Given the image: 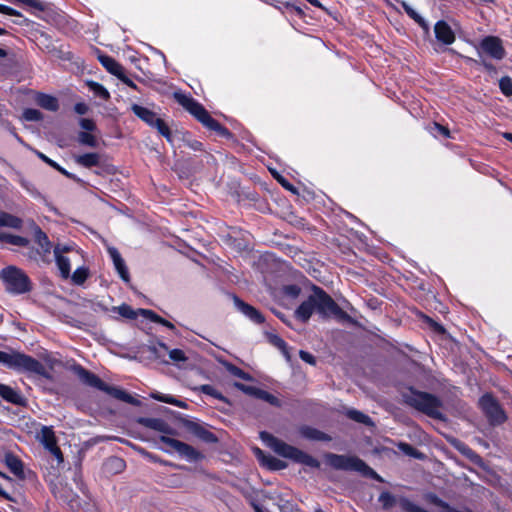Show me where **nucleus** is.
I'll return each mask as SVG.
<instances>
[{"mask_svg": "<svg viewBox=\"0 0 512 512\" xmlns=\"http://www.w3.org/2000/svg\"><path fill=\"white\" fill-rule=\"evenodd\" d=\"M314 312L318 313L323 318L333 316L343 321L351 319L349 314L344 311L324 289L316 285L312 287V294L295 310V317L302 323H306Z\"/></svg>", "mask_w": 512, "mask_h": 512, "instance_id": "1", "label": "nucleus"}, {"mask_svg": "<svg viewBox=\"0 0 512 512\" xmlns=\"http://www.w3.org/2000/svg\"><path fill=\"white\" fill-rule=\"evenodd\" d=\"M0 364L7 369L20 374H26L28 377H37L36 385L43 386L42 380L54 381L53 375L38 359L20 351L12 350L5 352L0 350Z\"/></svg>", "mask_w": 512, "mask_h": 512, "instance_id": "2", "label": "nucleus"}, {"mask_svg": "<svg viewBox=\"0 0 512 512\" xmlns=\"http://www.w3.org/2000/svg\"><path fill=\"white\" fill-rule=\"evenodd\" d=\"M174 98L186 111H188L206 129L214 131L218 136L225 139H232L233 133L216 119H214L206 108L192 96L181 92H175Z\"/></svg>", "mask_w": 512, "mask_h": 512, "instance_id": "3", "label": "nucleus"}, {"mask_svg": "<svg viewBox=\"0 0 512 512\" xmlns=\"http://www.w3.org/2000/svg\"><path fill=\"white\" fill-rule=\"evenodd\" d=\"M71 369L84 385L98 389L109 396L130 405L136 407L142 405V402L139 399L129 394L126 390L107 384L98 375L86 369L81 364H74Z\"/></svg>", "mask_w": 512, "mask_h": 512, "instance_id": "4", "label": "nucleus"}, {"mask_svg": "<svg viewBox=\"0 0 512 512\" xmlns=\"http://www.w3.org/2000/svg\"><path fill=\"white\" fill-rule=\"evenodd\" d=\"M403 399L405 404L428 417L440 421L445 420V415L441 412L443 403L438 396L409 386L407 392L403 394Z\"/></svg>", "mask_w": 512, "mask_h": 512, "instance_id": "5", "label": "nucleus"}, {"mask_svg": "<svg viewBox=\"0 0 512 512\" xmlns=\"http://www.w3.org/2000/svg\"><path fill=\"white\" fill-rule=\"evenodd\" d=\"M260 438L279 456L311 468H320V462L315 457L295 446L287 444L269 432L262 431L260 433Z\"/></svg>", "mask_w": 512, "mask_h": 512, "instance_id": "6", "label": "nucleus"}, {"mask_svg": "<svg viewBox=\"0 0 512 512\" xmlns=\"http://www.w3.org/2000/svg\"><path fill=\"white\" fill-rule=\"evenodd\" d=\"M325 458L327 464L335 470L354 471L367 478L381 479L377 472L358 456L327 453Z\"/></svg>", "mask_w": 512, "mask_h": 512, "instance_id": "7", "label": "nucleus"}, {"mask_svg": "<svg viewBox=\"0 0 512 512\" xmlns=\"http://www.w3.org/2000/svg\"><path fill=\"white\" fill-rule=\"evenodd\" d=\"M1 276L6 290L11 294L29 293L33 288L28 275L22 269L15 266H8L2 269Z\"/></svg>", "mask_w": 512, "mask_h": 512, "instance_id": "8", "label": "nucleus"}, {"mask_svg": "<svg viewBox=\"0 0 512 512\" xmlns=\"http://www.w3.org/2000/svg\"><path fill=\"white\" fill-rule=\"evenodd\" d=\"M478 406L490 426L503 425L508 416L498 399L490 392L484 393L478 400Z\"/></svg>", "mask_w": 512, "mask_h": 512, "instance_id": "9", "label": "nucleus"}, {"mask_svg": "<svg viewBox=\"0 0 512 512\" xmlns=\"http://www.w3.org/2000/svg\"><path fill=\"white\" fill-rule=\"evenodd\" d=\"M132 112L148 126L155 128L157 132L163 136L169 143L173 142V134L169 125L157 114L144 106L133 104Z\"/></svg>", "mask_w": 512, "mask_h": 512, "instance_id": "10", "label": "nucleus"}, {"mask_svg": "<svg viewBox=\"0 0 512 512\" xmlns=\"http://www.w3.org/2000/svg\"><path fill=\"white\" fill-rule=\"evenodd\" d=\"M160 441L174 449L182 458L188 461L197 462L204 458V455L200 451L178 439L161 436Z\"/></svg>", "mask_w": 512, "mask_h": 512, "instance_id": "11", "label": "nucleus"}, {"mask_svg": "<svg viewBox=\"0 0 512 512\" xmlns=\"http://www.w3.org/2000/svg\"><path fill=\"white\" fill-rule=\"evenodd\" d=\"M235 387L250 396H253L257 399H260V400H263V401L269 403L270 405H272L274 407H281L282 403H281L280 399L264 389H261L256 386L245 385V384H242L239 382L235 383Z\"/></svg>", "mask_w": 512, "mask_h": 512, "instance_id": "12", "label": "nucleus"}, {"mask_svg": "<svg viewBox=\"0 0 512 512\" xmlns=\"http://www.w3.org/2000/svg\"><path fill=\"white\" fill-rule=\"evenodd\" d=\"M481 49L492 58L501 60L505 56V49L501 40L495 36H487L481 41Z\"/></svg>", "mask_w": 512, "mask_h": 512, "instance_id": "13", "label": "nucleus"}, {"mask_svg": "<svg viewBox=\"0 0 512 512\" xmlns=\"http://www.w3.org/2000/svg\"><path fill=\"white\" fill-rule=\"evenodd\" d=\"M434 34L437 41L446 46L453 44L456 40L455 32L445 20L435 23Z\"/></svg>", "mask_w": 512, "mask_h": 512, "instance_id": "14", "label": "nucleus"}, {"mask_svg": "<svg viewBox=\"0 0 512 512\" xmlns=\"http://www.w3.org/2000/svg\"><path fill=\"white\" fill-rule=\"evenodd\" d=\"M183 424L189 432L200 438L202 441L211 444L218 442L217 436L201 424L191 420H185Z\"/></svg>", "mask_w": 512, "mask_h": 512, "instance_id": "15", "label": "nucleus"}, {"mask_svg": "<svg viewBox=\"0 0 512 512\" xmlns=\"http://www.w3.org/2000/svg\"><path fill=\"white\" fill-rule=\"evenodd\" d=\"M233 299L237 309L246 317H248L252 322L256 324H263L265 322L264 315L254 306L244 302L236 295H234Z\"/></svg>", "mask_w": 512, "mask_h": 512, "instance_id": "16", "label": "nucleus"}, {"mask_svg": "<svg viewBox=\"0 0 512 512\" xmlns=\"http://www.w3.org/2000/svg\"><path fill=\"white\" fill-rule=\"evenodd\" d=\"M0 397L13 405L26 406L27 404V400L21 392L7 384L0 383Z\"/></svg>", "mask_w": 512, "mask_h": 512, "instance_id": "17", "label": "nucleus"}, {"mask_svg": "<svg viewBox=\"0 0 512 512\" xmlns=\"http://www.w3.org/2000/svg\"><path fill=\"white\" fill-rule=\"evenodd\" d=\"M137 423L143 427L152 429L157 432L173 434V429L165 420L161 418L139 417L137 419Z\"/></svg>", "mask_w": 512, "mask_h": 512, "instance_id": "18", "label": "nucleus"}, {"mask_svg": "<svg viewBox=\"0 0 512 512\" xmlns=\"http://www.w3.org/2000/svg\"><path fill=\"white\" fill-rule=\"evenodd\" d=\"M110 257L113 261L114 267L118 272L120 278L128 283L130 281V274L128 268L125 264L124 259L116 248H110L109 250Z\"/></svg>", "mask_w": 512, "mask_h": 512, "instance_id": "19", "label": "nucleus"}, {"mask_svg": "<svg viewBox=\"0 0 512 512\" xmlns=\"http://www.w3.org/2000/svg\"><path fill=\"white\" fill-rule=\"evenodd\" d=\"M423 499L426 503L432 504L442 509V512H473L470 509L458 510L455 507L451 506L448 502L441 499L434 492H427L423 495Z\"/></svg>", "mask_w": 512, "mask_h": 512, "instance_id": "20", "label": "nucleus"}, {"mask_svg": "<svg viewBox=\"0 0 512 512\" xmlns=\"http://www.w3.org/2000/svg\"><path fill=\"white\" fill-rule=\"evenodd\" d=\"M6 466L19 479L25 478L24 466L22 460L13 453H6L4 458Z\"/></svg>", "mask_w": 512, "mask_h": 512, "instance_id": "21", "label": "nucleus"}, {"mask_svg": "<svg viewBox=\"0 0 512 512\" xmlns=\"http://www.w3.org/2000/svg\"><path fill=\"white\" fill-rule=\"evenodd\" d=\"M98 61L110 74L116 77H120V73L124 70V67L119 62L107 54L99 53Z\"/></svg>", "mask_w": 512, "mask_h": 512, "instance_id": "22", "label": "nucleus"}, {"mask_svg": "<svg viewBox=\"0 0 512 512\" xmlns=\"http://www.w3.org/2000/svg\"><path fill=\"white\" fill-rule=\"evenodd\" d=\"M74 161L84 167V168H87V169H90L92 167H98L100 166V163H101V155L97 152H89V153H84V154H81V155H76L74 157Z\"/></svg>", "mask_w": 512, "mask_h": 512, "instance_id": "23", "label": "nucleus"}, {"mask_svg": "<svg viewBox=\"0 0 512 512\" xmlns=\"http://www.w3.org/2000/svg\"><path fill=\"white\" fill-rule=\"evenodd\" d=\"M300 434L304 438L314 441L328 442L331 440V437L327 433L308 425H304L300 428Z\"/></svg>", "mask_w": 512, "mask_h": 512, "instance_id": "24", "label": "nucleus"}, {"mask_svg": "<svg viewBox=\"0 0 512 512\" xmlns=\"http://www.w3.org/2000/svg\"><path fill=\"white\" fill-rule=\"evenodd\" d=\"M35 101L45 110L56 112L59 109V102L55 96L39 92L36 95Z\"/></svg>", "mask_w": 512, "mask_h": 512, "instance_id": "25", "label": "nucleus"}, {"mask_svg": "<svg viewBox=\"0 0 512 512\" xmlns=\"http://www.w3.org/2000/svg\"><path fill=\"white\" fill-rule=\"evenodd\" d=\"M33 234L35 242L42 248L44 254L51 252L52 243L47 234L37 224H33Z\"/></svg>", "mask_w": 512, "mask_h": 512, "instance_id": "26", "label": "nucleus"}, {"mask_svg": "<svg viewBox=\"0 0 512 512\" xmlns=\"http://www.w3.org/2000/svg\"><path fill=\"white\" fill-rule=\"evenodd\" d=\"M23 226V220L11 213L0 211V227H8L20 230ZM4 232H0L3 234Z\"/></svg>", "mask_w": 512, "mask_h": 512, "instance_id": "27", "label": "nucleus"}, {"mask_svg": "<svg viewBox=\"0 0 512 512\" xmlns=\"http://www.w3.org/2000/svg\"><path fill=\"white\" fill-rule=\"evenodd\" d=\"M41 442L45 449L48 451L55 447L57 444V438L55 433L50 426H43L41 429Z\"/></svg>", "mask_w": 512, "mask_h": 512, "instance_id": "28", "label": "nucleus"}, {"mask_svg": "<svg viewBox=\"0 0 512 512\" xmlns=\"http://www.w3.org/2000/svg\"><path fill=\"white\" fill-rule=\"evenodd\" d=\"M139 312L143 316H145L147 319H149L150 321H152L154 323H157V324H160L162 326H165V327H167L170 330H175L176 329L175 325L172 322H170V321L166 320L165 318L161 317L160 315H158L153 310L139 309Z\"/></svg>", "mask_w": 512, "mask_h": 512, "instance_id": "29", "label": "nucleus"}, {"mask_svg": "<svg viewBox=\"0 0 512 512\" xmlns=\"http://www.w3.org/2000/svg\"><path fill=\"white\" fill-rule=\"evenodd\" d=\"M0 242H5L19 247H27L30 243L28 238L10 233L0 234Z\"/></svg>", "mask_w": 512, "mask_h": 512, "instance_id": "30", "label": "nucleus"}, {"mask_svg": "<svg viewBox=\"0 0 512 512\" xmlns=\"http://www.w3.org/2000/svg\"><path fill=\"white\" fill-rule=\"evenodd\" d=\"M403 9L406 14L424 30L426 34H429L430 27L427 21L419 13H417L411 6L405 3L403 4Z\"/></svg>", "mask_w": 512, "mask_h": 512, "instance_id": "31", "label": "nucleus"}, {"mask_svg": "<svg viewBox=\"0 0 512 512\" xmlns=\"http://www.w3.org/2000/svg\"><path fill=\"white\" fill-rule=\"evenodd\" d=\"M56 265L60 271L61 277L67 279L71 273V265L69 258L64 255H54Z\"/></svg>", "mask_w": 512, "mask_h": 512, "instance_id": "32", "label": "nucleus"}, {"mask_svg": "<svg viewBox=\"0 0 512 512\" xmlns=\"http://www.w3.org/2000/svg\"><path fill=\"white\" fill-rule=\"evenodd\" d=\"M346 415L349 419H351L357 423L364 424L367 426L373 425V421L370 418V416H368L367 414H365L359 410L349 409L346 412Z\"/></svg>", "mask_w": 512, "mask_h": 512, "instance_id": "33", "label": "nucleus"}, {"mask_svg": "<svg viewBox=\"0 0 512 512\" xmlns=\"http://www.w3.org/2000/svg\"><path fill=\"white\" fill-rule=\"evenodd\" d=\"M269 342L274 345L275 347H277L281 352L282 354L288 359L290 360V354H289V349H288V344L286 343V341L284 339H282L279 335L277 334H270L269 335Z\"/></svg>", "mask_w": 512, "mask_h": 512, "instance_id": "34", "label": "nucleus"}, {"mask_svg": "<svg viewBox=\"0 0 512 512\" xmlns=\"http://www.w3.org/2000/svg\"><path fill=\"white\" fill-rule=\"evenodd\" d=\"M78 142L81 145H85L91 148H97L99 145L96 136L93 135L91 132H79Z\"/></svg>", "mask_w": 512, "mask_h": 512, "instance_id": "35", "label": "nucleus"}, {"mask_svg": "<svg viewBox=\"0 0 512 512\" xmlns=\"http://www.w3.org/2000/svg\"><path fill=\"white\" fill-rule=\"evenodd\" d=\"M225 367H226V370L231 375H233L239 379L246 380V381L252 380V377L249 373L245 372L243 369H241L240 367H238L230 362H226Z\"/></svg>", "mask_w": 512, "mask_h": 512, "instance_id": "36", "label": "nucleus"}, {"mask_svg": "<svg viewBox=\"0 0 512 512\" xmlns=\"http://www.w3.org/2000/svg\"><path fill=\"white\" fill-rule=\"evenodd\" d=\"M199 390L201 391V393H203L205 395L211 396L217 400L228 403V399L220 391H218L216 388H214L212 385H209V384L201 385Z\"/></svg>", "mask_w": 512, "mask_h": 512, "instance_id": "37", "label": "nucleus"}, {"mask_svg": "<svg viewBox=\"0 0 512 512\" xmlns=\"http://www.w3.org/2000/svg\"><path fill=\"white\" fill-rule=\"evenodd\" d=\"M89 277V269L87 267H78L72 274V281L76 285H82Z\"/></svg>", "mask_w": 512, "mask_h": 512, "instance_id": "38", "label": "nucleus"}, {"mask_svg": "<svg viewBox=\"0 0 512 512\" xmlns=\"http://www.w3.org/2000/svg\"><path fill=\"white\" fill-rule=\"evenodd\" d=\"M263 461L270 470H282L287 467V464L284 461L274 456H267Z\"/></svg>", "mask_w": 512, "mask_h": 512, "instance_id": "39", "label": "nucleus"}, {"mask_svg": "<svg viewBox=\"0 0 512 512\" xmlns=\"http://www.w3.org/2000/svg\"><path fill=\"white\" fill-rule=\"evenodd\" d=\"M285 8H286V10L294 13L300 19H303L306 16V13H305L303 7L300 5V3L298 1H286Z\"/></svg>", "mask_w": 512, "mask_h": 512, "instance_id": "40", "label": "nucleus"}, {"mask_svg": "<svg viewBox=\"0 0 512 512\" xmlns=\"http://www.w3.org/2000/svg\"><path fill=\"white\" fill-rule=\"evenodd\" d=\"M91 90L101 99L108 100L110 98L109 91L100 83L91 81L89 83Z\"/></svg>", "mask_w": 512, "mask_h": 512, "instance_id": "41", "label": "nucleus"}, {"mask_svg": "<svg viewBox=\"0 0 512 512\" xmlns=\"http://www.w3.org/2000/svg\"><path fill=\"white\" fill-rule=\"evenodd\" d=\"M278 507L281 512H300L298 505L292 500L279 498Z\"/></svg>", "mask_w": 512, "mask_h": 512, "instance_id": "42", "label": "nucleus"}, {"mask_svg": "<svg viewBox=\"0 0 512 512\" xmlns=\"http://www.w3.org/2000/svg\"><path fill=\"white\" fill-rule=\"evenodd\" d=\"M182 140L184 141L185 146L190 149L194 151H204L203 143L196 139H191L188 132L183 133Z\"/></svg>", "mask_w": 512, "mask_h": 512, "instance_id": "43", "label": "nucleus"}, {"mask_svg": "<svg viewBox=\"0 0 512 512\" xmlns=\"http://www.w3.org/2000/svg\"><path fill=\"white\" fill-rule=\"evenodd\" d=\"M23 118L26 121L38 122V121H41L43 119V113L40 110H38V109L26 108L23 111Z\"/></svg>", "mask_w": 512, "mask_h": 512, "instance_id": "44", "label": "nucleus"}, {"mask_svg": "<svg viewBox=\"0 0 512 512\" xmlns=\"http://www.w3.org/2000/svg\"><path fill=\"white\" fill-rule=\"evenodd\" d=\"M499 88L503 95L507 97L512 96V78L509 76H503L499 80Z\"/></svg>", "mask_w": 512, "mask_h": 512, "instance_id": "45", "label": "nucleus"}, {"mask_svg": "<svg viewBox=\"0 0 512 512\" xmlns=\"http://www.w3.org/2000/svg\"><path fill=\"white\" fill-rule=\"evenodd\" d=\"M118 313L127 319L134 320L137 318V312L128 304H122L117 308Z\"/></svg>", "mask_w": 512, "mask_h": 512, "instance_id": "46", "label": "nucleus"}, {"mask_svg": "<svg viewBox=\"0 0 512 512\" xmlns=\"http://www.w3.org/2000/svg\"><path fill=\"white\" fill-rule=\"evenodd\" d=\"M284 294L290 298H297L301 293V288L296 284H289L283 288Z\"/></svg>", "mask_w": 512, "mask_h": 512, "instance_id": "47", "label": "nucleus"}, {"mask_svg": "<svg viewBox=\"0 0 512 512\" xmlns=\"http://www.w3.org/2000/svg\"><path fill=\"white\" fill-rule=\"evenodd\" d=\"M79 125L85 130L84 132H94L97 130L95 121L90 118H81L79 120Z\"/></svg>", "mask_w": 512, "mask_h": 512, "instance_id": "48", "label": "nucleus"}, {"mask_svg": "<svg viewBox=\"0 0 512 512\" xmlns=\"http://www.w3.org/2000/svg\"><path fill=\"white\" fill-rule=\"evenodd\" d=\"M169 357L173 362H184L187 360L184 351L178 348L169 351Z\"/></svg>", "mask_w": 512, "mask_h": 512, "instance_id": "49", "label": "nucleus"}, {"mask_svg": "<svg viewBox=\"0 0 512 512\" xmlns=\"http://www.w3.org/2000/svg\"><path fill=\"white\" fill-rule=\"evenodd\" d=\"M151 397L154 398L155 400H158L160 402H164V403H167V404H171V405L174 404L175 399H176L172 395L160 394V393H152Z\"/></svg>", "mask_w": 512, "mask_h": 512, "instance_id": "50", "label": "nucleus"}, {"mask_svg": "<svg viewBox=\"0 0 512 512\" xmlns=\"http://www.w3.org/2000/svg\"><path fill=\"white\" fill-rule=\"evenodd\" d=\"M299 357L302 361H304L310 365H313V366L316 365V362H317L316 357L308 351L300 350Z\"/></svg>", "mask_w": 512, "mask_h": 512, "instance_id": "51", "label": "nucleus"}, {"mask_svg": "<svg viewBox=\"0 0 512 512\" xmlns=\"http://www.w3.org/2000/svg\"><path fill=\"white\" fill-rule=\"evenodd\" d=\"M54 169L56 171H58L59 173H61L63 176H65L66 178L70 179V180H73L75 182H80V179L73 173L67 171L65 168H63L62 166H60L58 163H56Z\"/></svg>", "mask_w": 512, "mask_h": 512, "instance_id": "52", "label": "nucleus"}, {"mask_svg": "<svg viewBox=\"0 0 512 512\" xmlns=\"http://www.w3.org/2000/svg\"><path fill=\"white\" fill-rule=\"evenodd\" d=\"M277 180L284 189L294 194H298L297 188L293 184H291L286 178H284L283 176H279Z\"/></svg>", "mask_w": 512, "mask_h": 512, "instance_id": "53", "label": "nucleus"}, {"mask_svg": "<svg viewBox=\"0 0 512 512\" xmlns=\"http://www.w3.org/2000/svg\"><path fill=\"white\" fill-rule=\"evenodd\" d=\"M0 13L9 16L23 17L22 13L19 12L18 10L3 4H0Z\"/></svg>", "mask_w": 512, "mask_h": 512, "instance_id": "54", "label": "nucleus"}, {"mask_svg": "<svg viewBox=\"0 0 512 512\" xmlns=\"http://www.w3.org/2000/svg\"><path fill=\"white\" fill-rule=\"evenodd\" d=\"M108 463L113 466L115 468V470L117 472H120L124 469L125 467V462L123 459L119 458V457H113V458H110Z\"/></svg>", "mask_w": 512, "mask_h": 512, "instance_id": "55", "label": "nucleus"}, {"mask_svg": "<svg viewBox=\"0 0 512 512\" xmlns=\"http://www.w3.org/2000/svg\"><path fill=\"white\" fill-rule=\"evenodd\" d=\"M428 319V324L430 326V328L436 332L437 334H444L446 332L444 326L440 323H438L437 321L433 320L432 318H427Z\"/></svg>", "mask_w": 512, "mask_h": 512, "instance_id": "56", "label": "nucleus"}, {"mask_svg": "<svg viewBox=\"0 0 512 512\" xmlns=\"http://www.w3.org/2000/svg\"><path fill=\"white\" fill-rule=\"evenodd\" d=\"M400 449L405 452L407 455L418 457V451L408 443H400Z\"/></svg>", "mask_w": 512, "mask_h": 512, "instance_id": "57", "label": "nucleus"}, {"mask_svg": "<svg viewBox=\"0 0 512 512\" xmlns=\"http://www.w3.org/2000/svg\"><path fill=\"white\" fill-rule=\"evenodd\" d=\"M434 129L445 138H450V130L448 127L441 125L438 122H433Z\"/></svg>", "mask_w": 512, "mask_h": 512, "instance_id": "58", "label": "nucleus"}, {"mask_svg": "<svg viewBox=\"0 0 512 512\" xmlns=\"http://www.w3.org/2000/svg\"><path fill=\"white\" fill-rule=\"evenodd\" d=\"M72 250H73V247L71 245L57 244L54 247L53 252H54V255H63V253H68Z\"/></svg>", "mask_w": 512, "mask_h": 512, "instance_id": "59", "label": "nucleus"}, {"mask_svg": "<svg viewBox=\"0 0 512 512\" xmlns=\"http://www.w3.org/2000/svg\"><path fill=\"white\" fill-rule=\"evenodd\" d=\"M119 80H121L125 85H127L129 88L137 90V85L125 74V70H123L120 73V77H117Z\"/></svg>", "mask_w": 512, "mask_h": 512, "instance_id": "60", "label": "nucleus"}, {"mask_svg": "<svg viewBox=\"0 0 512 512\" xmlns=\"http://www.w3.org/2000/svg\"><path fill=\"white\" fill-rule=\"evenodd\" d=\"M35 154L37 155V157L42 160L44 163H46L47 165H49L51 168L54 169L55 165L57 162H55L54 160L50 159L48 156H46L44 153L38 151V150H35Z\"/></svg>", "mask_w": 512, "mask_h": 512, "instance_id": "61", "label": "nucleus"}, {"mask_svg": "<svg viewBox=\"0 0 512 512\" xmlns=\"http://www.w3.org/2000/svg\"><path fill=\"white\" fill-rule=\"evenodd\" d=\"M49 452L57 459L58 463H63V453L58 445L49 450Z\"/></svg>", "mask_w": 512, "mask_h": 512, "instance_id": "62", "label": "nucleus"}, {"mask_svg": "<svg viewBox=\"0 0 512 512\" xmlns=\"http://www.w3.org/2000/svg\"><path fill=\"white\" fill-rule=\"evenodd\" d=\"M74 111L79 115H84L88 112V106L83 102L76 103Z\"/></svg>", "mask_w": 512, "mask_h": 512, "instance_id": "63", "label": "nucleus"}, {"mask_svg": "<svg viewBox=\"0 0 512 512\" xmlns=\"http://www.w3.org/2000/svg\"><path fill=\"white\" fill-rule=\"evenodd\" d=\"M250 506L253 508L255 512H265L262 505H260L256 500H251Z\"/></svg>", "mask_w": 512, "mask_h": 512, "instance_id": "64", "label": "nucleus"}]
</instances>
